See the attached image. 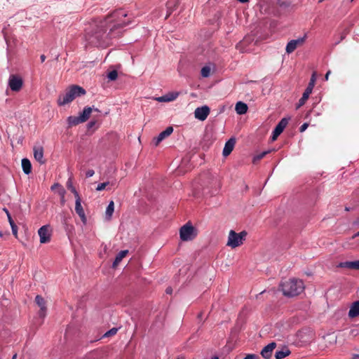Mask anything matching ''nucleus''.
<instances>
[{
    "mask_svg": "<svg viewBox=\"0 0 359 359\" xmlns=\"http://www.w3.org/2000/svg\"><path fill=\"white\" fill-rule=\"evenodd\" d=\"M128 14L122 9L116 10L102 20H94L86 29V39L93 46H107L110 39L121 35L120 29L130 21L123 18Z\"/></svg>",
    "mask_w": 359,
    "mask_h": 359,
    "instance_id": "nucleus-1",
    "label": "nucleus"
},
{
    "mask_svg": "<svg viewBox=\"0 0 359 359\" xmlns=\"http://www.w3.org/2000/svg\"><path fill=\"white\" fill-rule=\"evenodd\" d=\"M279 287L283 295L286 297L297 296L304 290L303 281L296 278L283 280Z\"/></svg>",
    "mask_w": 359,
    "mask_h": 359,
    "instance_id": "nucleus-2",
    "label": "nucleus"
},
{
    "mask_svg": "<svg viewBox=\"0 0 359 359\" xmlns=\"http://www.w3.org/2000/svg\"><path fill=\"white\" fill-rule=\"evenodd\" d=\"M86 94V90L82 87L76 85L72 86L67 89L64 94L59 95L57 104L60 106H64L72 102L76 97Z\"/></svg>",
    "mask_w": 359,
    "mask_h": 359,
    "instance_id": "nucleus-3",
    "label": "nucleus"
},
{
    "mask_svg": "<svg viewBox=\"0 0 359 359\" xmlns=\"http://www.w3.org/2000/svg\"><path fill=\"white\" fill-rule=\"evenodd\" d=\"M246 236L247 233L245 231L238 233L233 230H231L229 233L226 245L231 247V248L238 247L243 243Z\"/></svg>",
    "mask_w": 359,
    "mask_h": 359,
    "instance_id": "nucleus-4",
    "label": "nucleus"
},
{
    "mask_svg": "<svg viewBox=\"0 0 359 359\" xmlns=\"http://www.w3.org/2000/svg\"><path fill=\"white\" fill-rule=\"evenodd\" d=\"M195 228L189 223H187L180 229V236L182 241H188L193 240L196 236Z\"/></svg>",
    "mask_w": 359,
    "mask_h": 359,
    "instance_id": "nucleus-5",
    "label": "nucleus"
},
{
    "mask_svg": "<svg viewBox=\"0 0 359 359\" xmlns=\"http://www.w3.org/2000/svg\"><path fill=\"white\" fill-rule=\"evenodd\" d=\"M316 80V73L314 72L311 76V78L310 79L309 85L306 87V90H304V92L302 95V97L299 100V102L297 106V109L303 106L305 104V102H306V100H308V98H309L310 94L312 93L313 88L315 86Z\"/></svg>",
    "mask_w": 359,
    "mask_h": 359,
    "instance_id": "nucleus-6",
    "label": "nucleus"
},
{
    "mask_svg": "<svg viewBox=\"0 0 359 359\" xmlns=\"http://www.w3.org/2000/svg\"><path fill=\"white\" fill-rule=\"evenodd\" d=\"M22 85L23 81L21 77L15 74H12L10 76L8 86L13 91H20L22 87Z\"/></svg>",
    "mask_w": 359,
    "mask_h": 359,
    "instance_id": "nucleus-7",
    "label": "nucleus"
},
{
    "mask_svg": "<svg viewBox=\"0 0 359 359\" xmlns=\"http://www.w3.org/2000/svg\"><path fill=\"white\" fill-rule=\"evenodd\" d=\"M38 234L40 237V243H49L50 241V226L48 225H44L41 226L38 230Z\"/></svg>",
    "mask_w": 359,
    "mask_h": 359,
    "instance_id": "nucleus-8",
    "label": "nucleus"
},
{
    "mask_svg": "<svg viewBox=\"0 0 359 359\" xmlns=\"http://www.w3.org/2000/svg\"><path fill=\"white\" fill-rule=\"evenodd\" d=\"M287 124L288 118H283L279 121L273 131L271 136L272 141H274L278 138V137L283 133Z\"/></svg>",
    "mask_w": 359,
    "mask_h": 359,
    "instance_id": "nucleus-9",
    "label": "nucleus"
},
{
    "mask_svg": "<svg viewBox=\"0 0 359 359\" xmlns=\"http://www.w3.org/2000/svg\"><path fill=\"white\" fill-rule=\"evenodd\" d=\"M306 38V35H304L303 37L299 38L297 39H293L289 41L286 46V53H292L298 46H300L304 44Z\"/></svg>",
    "mask_w": 359,
    "mask_h": 359,
    "instance_id": "nucleus-10",
    "label": "nucleus"
},
{
    "mask_svg": "<svg viewBox=\"0 0 359 359\" xmlns=\"http://www.w3.org/2000/svg\"><path fill=\"white\" fill-rule=\"evenodd\" d=\"M209 114L210 108L206 105L201 107H197L194 111L195 118L200 121L205 120Z\"/></svg>",
    "mask_w": 359,
    "mask_h": 359,
    "instance_id": "nucleus-11",
    "label": "nucleus"
},
{
    "mask_svg": "<svg viewBox=\"0 0 359 359\" xmlns=\"http://www.w3.org/2000/svg\"><path fill=\"white\" fill-rule=\"evenodd\" d=\"M76 198L75 201V211L76 214L79 216L83 224L86 223V217L85 215L84 210L81 205V199L80 196H78Z\"/></svg>",
    "mask_w": 359,
    "mask_h": 359,
    "instance_id": "nucleus-12",
    "label": "nucleus"
},
{
    "mask_svg": "<svg viewBox=\"0 0 359 359\" xmlns=\"http://www.w3.org/2000/svg\"><path fill=\"white\" fill-rule=\"evenodd\" d=\"M173 131V128L171 126L168 127L165 130L162 131L158 137L154 139V143L155 146L158 145V144L164 140L165 137H168L172 134Z\"/></svg>",
    "mask_w": 359,
    "mask_h": 359,
    "instance_id": "nucleus-13",
    "label": "nucleus"
},
{
    "mask_svg": "<svg viewBox=\"0 0 359 359\" xmlns=\"http://www.w3.org/2000/svg\"><path fill=\"white\" fill-rule=\"evenodd\" d=\"M34 157L39 163H45L43 159V148L41 146H34L33 148Z\"/></svg>",
    "mask_w": 359,
    "mask_h": 359,
    "instance_id": "nucleus-14",
    "label": "nucleus"
},
{
    "mask_svg": "<svg viewBox=\"0 0 359 359\" xmlns=\"http://www.w3.org/2000/svg\"><path fill=\"white\" fill-rule=\"evenodd\" d=\"M276 347V344L275 342H271L267 346H264V348L262 350V356L265 359H269L271 357L272 352Z\"/></svg>",
    "mask_w": 359,
    "mask_h": 359,
    "instance_id": "nucleus-15",
    "label": "nucleus"
},
{
    "mask_svg": "<svg viewBox=\"0 0 359 359\" xmlns=\"http://www.w3.org/2000/svg\"><path fill=\"white\" fill-rule=\"evenodd\" d=\"M339 268H346L352 270H359V259L355 261H346L340 262L338 266Z\"/></svg>",
    "mask_w": 359,
    "mask_h": 359,
    "instance_id": "nucleus-16",
    "label": "nucleus"
},
{
    "mask_svg": "<svg viewBox=\"0 0 359 359\" xmlns=\"http://www.w3.org/2000/svg\"><path fill=\"white\" fill-rule=\"evenodd\" d=\"M236 144L235 138H230L226 143L222 151L224 156H228L233 151Z\"/></svg>",
    "mask_w": 359,
    "mask_h": 359,
    "instance_id": "nucleus-17",
    "label": "nucleus"
},
{
    "mask_svg": "<svg viewBox=\"0 0 359 359\" xmlns=\"http://www.w3.org/2000/svg\"><path fill=\"white\" fill-rule=\"evenodd\" d=\"M359 316V301H356L352 304L348 311V316L351 318H355Z\"/></svg>",
    "mask_w": 359,
    "mask_h": 359,
    "instance_id": "nucleus-18",
    "label": "nucleus"
},
{
    "mask_svg": "<svg viewBox=\"0 0 359 359\" xmlns=\"http://www.w3.org/2000/svg\"><path fill=\"white\" fill-rule=\"evenodd\" d=\"M93 110L99 111V110L97 109H93L92 107H87L83 109L82 113H81L79 115L81 121L83 123L86 122L89 118Z\"/></svg>",
    "mask_w": 359,
    "mask_h": 359,
    "instance_id": "nucleus-19",
    "label": "nucleus"
},
{
    "mask_svg": "<svg viewBox=\"0 0 359 359\" xmlns=\"http://www.w3.org/2000/svg\"><path fill=\"white\" fill-rule=\"evenodd\" d=\"M248 105L243 102H238L235 107V110L238 114H245L248 111Z\"/></svg>",
    "mask_w": 359,
    "mask_h": 359,
    "instance_id": "nucleus-20",
    "label": "nucleus"
},
{
    "mask_svg": "<svg viewBox=\"0 0 359 359\" xmlns=\"http://www.w3.org/2000/svg\"><path fill=\"white\" fill-rule=\"evenodd\" d=\"M128 250H121V252H119L113 262V264H112L113 268H116L119 264V263L121 262V260L128 255Z\"/></svg>",
    "mask_w": 359,
    "mask_h": 359,
    "instance_id": "nucleus-21",
    "label": "nucleus"
},
{
    "mask_svg": "<svg viewBox=\"0 0 359 359\" xmlns=\"http://www.w3.org/2000/svg\"><path fill=\"white\" fill-rule=\"evenodd\" d=\"M22 168L25 174H29L32 172V164L30 161L27 158H23L22 160Z\"/></svg>",
    "mask_w": 359,
    "mask_h": 359,
    "instance_id": "nucleus-22",
    "label": "nucleus"
},
{
    "mask_svg": "<svg viewBox=\"0 0 359 359\" xmlns=\"http://www.w3.org/2000/svg\"><path fill=\"white\" fill-rule=\"evenodd\" d=\"M114 211V203L110 201L105 211V217L107 220H110Z\"/></svg>",
    "mask_w": 359,
    "mask_h": 359,
    "instance_id": "nucleus-23",
    "label": "nucleus"
},
{
    "mask_svg": "<svg viewBox=\"0 0 359 359\" xmlns=\"http://www.w3.org/2000/svg\"><path fill=\"white\" fill-rule=\"evenodd\" d=\"M290 354V351L287 348H284L280 351H277L275 353L276 359H283Z\"/></svg>",
    "mask_w": 359,
    "mask_h": 359,
    "instance_id": "nucleus-24",
    "label": "nucleus"
},
{
    "mask_svg": "<svg viewBox=\"0 0 359 359\" xmlns=\"http://www.w3.org/2000/svg\"><path fill=\"white\" fill-rule=\"evenodd\" d=\"M67 122L69 124V127L74 126L81 123H83L81 121L79 116H69L67 118Z\"/></svg>",
    "mask_w": 359,
    "mask_h": 359,
    "instance_id": "nucleus-25",
    "label": "nucleus"
},
{
    "mask_svg": "<svg viewBox=\"0 0 359 359\" xmlns=\"http://www.w3.org/2000/svg\"><path fill=\"white\" fill-rule=\"evenodd\" d=\"M271 152L270 150L262 151L253 157V163H257L259 161L264 158L268 154Z\"/></svg>",
    "mask_w": 359,
    "mask_h": 359,
    "instance_id": "nucleus-26",
    "label": "nucleus"
},
{
    "mask_svg": "<svg viewBox=\"0 0 359 359\" xmlns=\"http://www.w3.org/2000/svg\"><path fill=\"white\" fill-rule=\"evenodd\" d=\"M67 187L69 190L71 191V192H72L74 194L75 198L80 196L79 193L76 190L75 187L73 186L71 178H69L67 182Z\"/></svg>",
    "mask_w": 359,
    "mask_h": 359,
    "instance_id": "nucleus-27",
    "label": "nucleus"
},
{
    "mask_svg": "<svg viewBox=\"0 0 359 359\" xmlns=\"http://www.w3.org/2000/svg\"><path fill=\"white\" fill-rule=\"evenodd\" d=\"M35 302L40 309L46 308V301L41 295H36L35 297Z\"/></svg>",
    "mask_w": 359,
    "mask_h": 359,
    "instance_id": "nucleus-28",
    "label": "nucleus"
},
{
    "mask_svg": "<svg viewBox=\"0 0 359 359\" xmlns=\"http://www.w3.org/2000/svg\"><path fill=\"white\" fill-rule=\"evenodd\" d=\"M8 222H9L10 225L11 226L13 234L15 236V237L17 238V236H18V226H17V225L15 224V222L13 220L11 217H9Z\"/></svg>",
    "mask_w": 359,
    "mask_h": 359,
    "instance_id": "nucleus-29",
    "label": "nucleus"
},
{
    "mask_svg": "<svg viewBox=\"0 0 359 359\" xmlns=\"http://www.w3.org/2000/svg\"><path fill=\"white\" fill-rule=\"evenodd\" d=\"M201 74L203 77H208L210 74V68L209 67H203L201 69Z\"/></svg>",
    "mask_w": 359,
    "mask_h": 359,
    "instance_id": "nucleus-30",
    "label": "nucleus"
},
{
    "mask_svg": "<svg viewBox=\"0 0 359 359\" xmlns=\"http://www.w3.org/2000/svg\"><path fill=\"white\" fill-rule=\"evenodd\" d=\"M107 77L111 81H115L118 77V72L116 70L111 71L108 73Z\"/></svg>",
    "mask_w": 359,
    "mask_h": 359,
    "instance_id": "nucleus-31",
    "label": "nucleus"
},
{
    "mask_svg": "<svg viewBox=\"0 0 359 359\" xmlns=\"http://www.w3.org/2000/svg\"><path fill=\"white\" fill-rule=\"evenodd\" d=\"M118 332V329L116 328V327H113L111 328V330H109V331H107L104 334V337H111V336H114Z\"/></svg>",
    "mask_w": 359,
    "mask_h": 359,
    "instance_id": "nucleus-32",
    "label": "nucleus"
},
{
    "mask_svg": "<svg viewBox=\"0 0 359 359\" xmlns=\"http://www.w3.org/2000/svg\"><path fill=\"white\" fill-rule=\"evenodd\" d=\"M109 184V182L100 183L97 185L96 190L97 191H102L104 190L108 185Z\"/></svg>",
    "mask_w": 359,
    "mask_h": 359,
    "instance_id": "nucleus-33",
    "label": "nucleus"
},
{
    "mask_svg": "<svg viewBox=\"0 0 359 359\" xmlns=\"http://www.w3.org/2000/svg\"><path fill=\"white\" fill-rule=\"evenodd\" d=\"M166 95V98H172V101L175 100L179 95V93H172Z\"/></svg>",
    "mask_w": 359,
    "mask_h": 359,
    "instance_id": "nucleus-34",
    "label": "nucleus"
},
{
    "mask_svg": "<svg viewBox=\"0 0 359 359\" xmlns=\"http://www.w3.org/2000/svg\"><path fill=\"white\" fill-rule=\"evenodd\" d=\"M58 194L59 195L61 196L62 197V200H61V203L62 204H64L65 203V190L64 189V188H60L59 190H58Z\"/></svg>",
    "mask_w": 359,
    "mask_h": 359,
    "instance_id": "nucleus-35",
    "label": "nucleus"
},
{
    "mask_svg": "<svg viewBox=\"0 0 359 359\" xmlns=\"http://www.w3.org/2000/svg\"><path fill=\"white\" fill-rule=\"evenodd\" d=\"M46 310H47L46 308H41V309H40V310L39 311V317H41L42 318H44L46 315Z\"/></svg>",
    "mask_w": 359,
    "mask_h": 359,
    "instance_id": "nucleus-36",
    "label": "nucleus"
},
{
    "mask_svg": "<svg viewBox=\"0 0 359 359\" xmlns=\"http://www.w3.org/2000/svg\"><path fill=\"white\" fill-rule=\"evenodd\" d=\"M159 102H171L172 98H166V95L159 97L156 99Z\"/></svg>",
    "mask_w": 359,
    "mask_h": 359,
    "instance_id": "nucleus-37",
    "label": "nucleus"
},
{
    "mask_svg": "<svg viewBox=\"0 0 359 359\" xmlns=\"http://www.w3.org/2000/svg\"><path fill=\"white\" fill-rule=\"evenodd\" d=\"M243 359H259V356L256 354H248Z\"/></svg>",
    "mask_w": 359,
    "mask_h": 359,
    "instance_id": "nucleus-38",
    "label": "nucleus"
},
{
    "mask_svg": "<svg viewBox=\"0 0 359 359\" xmlns=\"http://www.w3.org/2000/svg\"><path fill=\"white\" fill-rule=\"evenodd\" d=\"M278 4L280 6H287L289 5V3H287V1H284V0H278Z\"/></svg>",
    "mask_w": 359,
    "mask_h": 359,
    "instance_id": "nucleus-39",
    "label": "nucleus"
},
{
    "mask_svg": "<svg viewBox=\"0 0 359 359\" xmlns=\"http://www.w3.org/2000/svg\"><path fill=\"white\" fill-rule=\"evenodd\" d=\"M309 126V123H304V124H302L300 128H299V131L301 133L305 131L306 130V128H308Z\"/></svg>",
    "mask_w": 359,
    "mask_h": 359,
    "instance_id": "nucleus-40",
    "label": "nucleus"
},
{
    "mask_svg": "<svg viewBox=\"0 0 359 359\" xmlns=\"http://www.w3.org/2000/svg\"><path fill=\"white\" fill-rule=\"evenodd\" d=\"M94 174H95L94 170H92V169H90V170H88L86 172V177H92Z\"/></svg>",
    "mask_w": 359,
    "mask_h": 359,
    "instance_id": "nucleus-41",
    "label": "nucleus"
},
{
    "mask_svg": "<svg viewBox=\"0 0 359 359\" xmlns=\"http://www.w3.org/2000/svg\"><path fill=\"white\" fill-rule=\"evenodd\" d=\"M56 188H59V189H60V188H62V187L57 183H55L51 186V190H54Z\"/></svg>",
    "mask_w": 359,
    "mask_h": 359,
    "instance_id": "nucleus-42",
    "label": "nucleus"
},
{
    "mask_svg": "<svg viewBox=\"0 0 359 359\" xmlns=\"http://www.w3.org/2000/svg\"><path fill=\"white\" fill-rule=\"evenodd\" d=\"M165 292H166L167 294H172V287H167V288H166V290H165Z\"/></svg>",
    "mask_w": 359,
    "mask_h": 359,
    "instance_id": "nucleus-43",
    "label": "nucleus"
},
{
    "mask_svg": "<svg viewBox=\"0 0 359 359\" xmlns=\"http://www.w3.org/2000/svg\"><path fill=\"white\" fill-rule=\"evenodd\" d=\"M331 72L330 71H328L326 74H325V79L326 81L328 80V77H329V75L330 74Z\"/></svg>",
    "mask_w": 359,
    "mask_h": 359,
    "instance_id": "nucleus-44",
    "label": "nucleus"
},
{
    "mask_svg": "<svg viewBox=\"0 0 359 359\" xmlns=\"http://www.w3.org/2000/svg\"><path fill=\"white\" fill-rule=\"evenodd\" d=\"M41 62H43L46 60V56L44 55H41L40 57Z\"/></svg>",
    "mask_w": 359,
    "mask_h": 359,
    "instance_id": "nucleus-45",
    "label": "nucleus"
},
{
    "mask_svg": "<svg viewBox=\"0 0 359 359\" xmlns=\"http://www.w3.org/2000/svg\"><path fill=\"white\" fill-rule=\"evenodd\" d=\"M351 359H359V354H353Z\"/></svg>",
    "mask_w": 359,
    "mask_h": 359,
    "instance_id": "nucleus-46",
    "label": "nucleus"
},
{
    "mask_svg": "<svg viewBox=\"0 0 359 359\" xmlns=\"http://www.w3.org/2000/svg\"><path fill=\"white\" fill-rule=\"evenodd\" d=\"M94 124H95V122L91 121V122H90V123H88V126H89V127H93V126H94Z\"/></svg>",
    "mask_w": 359,
    "mask_h": 359,
    "instance_id": "nucleus-47",
    "label": "nucleus"
},
{
    "mask_svg": "<svg viewBox=\"0 0 359 359\" xmlns=\"http://www.w3.org/2000/svg\"><path fill=\"white\" fill-rule=\"evenodd\" d=\"M5 211H6V214H7V216H8V219H9V217H11L9 212L5 209Z\"/></svg>",
    "mask_w": 359,
    "mask_h": 359,
    "instance_id": "nucleus-48",
    "label": "nucleus"
},
{
    "mask_svg": "<svg viewBox=\"0 0 359 359\" xmlns=\"http://www.w3.org/2000/svg\"><path fill=\"white\" fill-rule=\"evenodd\" d=\"M5 211H6V214H7V216H8V219H9V217H11L9 212L5 209Z\"/></svg>",
    "mask_w": 359,
    "mask_h": 359,
    "instance_id": "nucleus-49",
    "label": "nucleus"
},
{
    "mask_svg": "<svg viewBox=\"0 0 359 359\" xmlns=\"http://www.w3.org/2000/svg\"><path fill=\"white\" fill-rule=\"evenodd\" d=\"M17 356H18V354L15 353L13 355V356L12 359H16V358H17Z\"/></svg>",
    "mask_w": 359,
    "mask_h": 359,
    "instance_id": "nucleus-50",
    "label": "nucleus"
},
{
    "mask_svg": "<svg viewBox=\"0 0 359 359\" xmlns=\"http://www.w3.org/2000/svg\"><path fill=\"white\" fill-rule=\"evenodd\" d=\"M211 359H219V358L217 356H214Z\"/></svg>",
    "mask_w": 359,
    "mask_h": 359,
    "instance_id": "nucleus-51",
    "label": "nucleus"
},
{
    "mask_svg": "<svg viewBox=\"0 0 359 359\" xmlns=\"http://www.w3.org/2000/svg\"><path fill=\"white\" fill-rule=\"evenodd\" d=\"M324 1V0H320V1H319V2H322V1Z\"/></svg>",
    "mask_w": 359,
    "mask_h": 359,
    "instance_id": "nucleus-52",
    "label": "nucleus"
},
{
    "mask_svg": "<svg viewBox=\"0 0 359 359\" xmlns=\"http://www.w3.org/2000/svg\"><path fill=\"white\" fill-rule=\"evenodd\" d=\"M357 235H358V236H359V232L358 233V234H357Z\"/></svg>",
    "mask_w": 359,
    "mask_h": 359,
    "instance_id": "nucleus-53",
    "label": "nucleus"
}]
</instances>
